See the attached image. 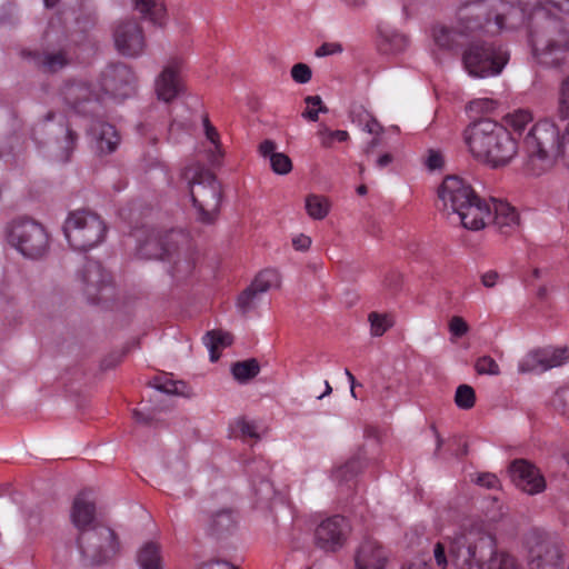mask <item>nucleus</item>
I'll return each mask as SVG.
<instances>
[{
    "instance_id": "nucleus-1",
    "label": "nucleus",
    "mask_w": 569,
    "mask_h": 569,
    "mask_svg": "<svg viewBox=\"0 0 569 569\" xmlns=\"http://www.w3.org/2000/svg\"><path fill=\"white\" fill-rule=\"evenodd\" d=\"M433 557L439 569H523L516 556L496 548L492 535L478 529L456 535L448 547L438 542Z\"/></svg>"
},
{
    "instance_id": "nucleus-2",
    "label": "nucleus",
    "mask_w": 569,
    "mask_h": 569,
    "mask_svg": "<svg viewBox=\"0 0 569 569\" xmlns=\"http://www.w3.org/2000/svg\"><path fill=\"white\" fill-rule=\"evenodd\" d=\"M566 3L567 0H518L521 13L528 16L533 58L541 66L559 68L569 56V32L563 21L545 8L550 6L565 13Z\"/></svg>"
},
{
    "instance_id": "nucleus-3",
    "label": "nucleus",
    "mask_w": 569,
    "mask_h": 569,
    "mask_svg": "<svg viewBox=\"0 0 569 569\" xmlns=\"http://www.w3.org/2000/svg\"><path fill=\"white\" fill-rule=\"evenodd\" d=\"M137 89V77L124 63L108 66L98 86L86 81H69L61 89L66 104L78 114L99 117L107 99L123 101Z\"/></svg>"
},
{
    "instance_id": "nucleus-4",
    "label": "nucleus",
    "mask_w": 569,
    "mask_h": 569,
    "mask_svg": "<svg viewBox=\"0 0 569 569\" xmlns=\"http://www.w3.org/2000/svg\"><path fill=\"white\" fill-rule=\"evenodd\" d=\"M522 149L525 168L530 176H542L557 161L569 169V122L562 131L549 119L536 122L523 136Z\"/></svg>"
},
{
    "instance_id": "nucleus-5",
    "label": "nucleus",
    "mask_w": 569,
    "mask_h": 569,
    "mask_svg": "<svg viewBox=\"0 0 569 569\" xmlns=\"http://www.w3.org/2000/svg\"><path fill=\"white\" fill-rule=\"evenodd\" d=\"M463 139L475 158L493 168L506 166L518 152V142L508 128L490 119L468 126Z\"/></svg>"
},
{
    "instance_id": "nucleus-6",
    "label": "nucleus",
    "mask_w": 569,
    "mask_h": 569,
    "mask_svg": "<svg viewBox=\"0 0 569 569\" xmlns=\"http://www.w3.org/2000/svg\"><path fill=\"white\" fill-rule=\"evenodd\" d=\"M181 174L188 182L197 220L204 224L214 223L222 200L221 183L216 174L200 163L187 166Z\"/></svg>"
},
{
    "instance_id": "nucleus-7",
    "label": "nucleus",
    "mask_w": 569,
    "mask_h": 569,
    "mask_svg": "<svg viewBox=\"0 0 569 569\" xmlns=\"http://www.w3.org/2000/svg\"><path fill=\"white\" fill-rule=\"evenodd\" d=\"M516 13L518 9L505 0H480L459 10L457 27L462 37L482 29L497 32L503 30L507 20Z\"/></svg>"
},
{
    "instance_id": "nucleus-8",
    "label": "nucleus",
    "mask_w": 569,
    "mask_h": 569,
    "mask_svg": "<svg viewBox=\"0 0 569 569\" xmlns=\"http://www.w3.org/2000/svg\"><path fill=\"white\" fill-rule=\"evenodd\" d=\"M509 58V51L502 43L476 40L463 51L462 62L470 76L487 78L499 74Z\"/></svg>"
},
{
    "instance_id": "nucleus-9",
    "label": "nucleus",
    "mask_w": 569,
    "mask_h": 569,
    "mask_svg": "<svg viewBox=\"0 0 569 569\" xmlns=\"http://www.w3.org/2000/svg\"><path fill=\"white\" fill-rule=\"evenodd\" d=\"M107 226L94 212L76 210L68 214L63 233L73 250L88 251L100 244L106 237Z\"/></svg>"
},
{
    "instance_id": "nucleus-10",
    "label": "nucleus",
    "mask_w": 569,
    "mask_h": 569,
    "mask_svg": "<svg viewBox=\"0 0 569 569\" xmlns=\"http://www.w3.org/2000/svg\"><path fill=\"white\" fill-rule=\"evenodd\" d=\"M8 241L22 256L40 259L47 254L50 237L46 228L33 219L13 220L8 230Z\"/></svg>"
},
{
    "instance_id": "nucleus-11",
    "label": "nucleus",
    "mask_w": 569,
    "mask_h": 569,
    "mask_svg": "<svg viewBox=\"0 0 569 569\" xmlns=\"http://www.w3.org/2000/svg\"><path fill=\"white\" fill-rule=\"evenodd\" d=\"M77 543L81 555L90 563L104 562L119 549L114 531L104 525H93L91 529L79 531Z\"/></svg>"
},
{
    "instance_id": "nucleus-12",
    "label": "nucleus",
    "mask_w": 569,
    "mask_h": 569,
    "mask_svg": "<svg viewBox=\"0 0 569 569\" xmlns=\"http://www.w3.org/2000/svg\"><path fill=\"white\" fill-rule=\"evenodd\" d=\"M44 37L48 42L57 41L59 50L46 53L36 52L33 59L44 71L56 72L68 64L67 51L71 43L78 42V39L73 34H69L61 13L51 18Z\"/></svg>"
},
{
    "instance_id": "nucleus-13",
    "label": "nucleus",
    "mask_w": 569,
    "mask_h": 569,
    "mask_svg": "<svg viewBox=\"0 0 569 569\" xmlns=\"http://www.w3.org/2000/svg\"><path fill=\"white\" fill-rule=\"evenodd\" d=\"M530 569H562V546L551 535L535 529L528 538Z\"/></svg>"
},
{
    "instance_id": "nucleus-14",
    "label": "nucleus",
    "mask_w": 569,
    "mask_h": 569,
    "mask_svg": "<svg viewBox=\"0 0 569 569\" xmlns=\"http://www.w3.org/2000/svg\"><path fill=\"white\" fill-rule=\"evenodd\" d=\"M133 237L138 243V254L144 259H170L178 238H184L182 232L170 230L162 232L158 229H136Z\"/></svg>"
},
{
    "instance_id": "nucleus-15",
    "label": "nucleus",
    "mask_w": 569,
    "mask_h": 569,
    "mask_svg": "<svg viewBox=\"0 0 569 569\" xmlns=\"http://www.w3.org/2000/svg\"><path fill=\"white\" fill-rule=\"evenodd\" d=\"M351 532L348 519L335 515L323 519L315 529V543L326 552H336L347 542Z\"/></svg>"
},
{
    "instance_id": "nucleus-16",
    "label": "nucleus",
    "mask_w": 569,
    "mask_h": 569,
    "mask_svg": "<svg viewBox=\"0 0 569 569\" xmlns=\"http://www.w3.org/2000/svg\"><path fill=\"white\" fill-rule=\"evenodd\" d=\"M569 362V347L546 346L529 351L518 363L520 373H541Z\"/></svg>"
},
{
    "instance_id": "nucleus-17",
    "label": "nucleus",
    "mask_w": 569,
    "mask_h": 569,
    "mask_svg": "<svg viewBox=\"0 0 569 569\" xmlns=\"http://www.w3.org/2000/svg\"><path fill=\"white\" fill-rule=\"evenodd\" d=\"M79 278L82 282L84 295L92 303L100 302L107 298V292L113 290L112 278L99 261L88 260L79 272Z\"/></svg>"
},
{
    "instance_id": "nucleus-18",
    "label": "nucleus",
    "mask_w": 569,
    "mask_h": 569,
    "mask_svg": "<svg viewBox=\"0 0 569 569\" xmlns=\"http://www.w3.org/2000/svg\"><path fill=\"white\" fill-rule=\"evenodd\" d=\"M117 50L127 57H138L146 48V38L142 27L133 19L121 20L113 31Z\"/></svg>"
},
{
    "instance_id": "nucleus-19",
    "label": "nucleus",
    "mask_w": 569,
    "mask_h": 569,
    "mask_svg": "<svg viewBox=\"0 0 569 569\" xmlns=\"http://www.w3.org/2000/svg\"><path fill=\"white\" fill-rule=\"evenodd\" d=\"M476 196L472 187L457 176H448L438 189V198L443 209L458 213Z\"/></svg>"
},
{
    "instance_id": "nucleus-20",
    "label": "nucleus",
    "mask_w": 569,
    "mask_h": 569,
    "mask_svg": "<svg viewBox=\"0 0 569 569\" xmlns=\"http://www.w3.org/2000/svg\"><path fill=\"white\" fill-rule=\"evenodd\" d=\"M509 473L516 487L528 495H538L546 489L543 475L528 460H513L509 466Z\"/></svg>"
},
{
    "instance_id": "nucleus-21",
    "label": "nucleus",
    "mask_w": 569,
    "mask_h": 569,
    "mask_svg": "<svg viewBox=\"0 0 569 569\" xmlns=\"http://www.w3.org/2000/svg\"><path fill=\"white\" fill-rule=\"evenodd\" d=\"M182 59L172 58L168 61L161 73L156 80V92L160 100L170 102L178 97L182 90V80L180 70Z\"/></svg>"
},
{
    "instance_id": "nucleus-22",
    "label": "nucleus",
    "mask_w": 569,
    "mask_h": 569,
    "mask_svg": "<svg viewBox=\"0 0 569 569\" xmlns=\"http://www.w3.org/2000/svg\"><path fill=\"white\" fill-rule=\"evenodd\" d=\"M492 198L489 201L477 194L457 214L466 229L480 230L490 224Z\"/></svg>"
},
{
    "instance_id": "nucleus-23",
    "label": "nucleus",
    "mask_w": 569,
    "mask_h": 569,
    "mask_svg": "<svg viewBox=\"0 0 569 569\" xmlns=\"http://www.w3.org/2000/svg\"><path fill=\"white\" fill-rule=\"evenodd\" d=\"M72 523L79 531L91 529L96 523V497L92 490L80 491L71 509Z\"/></svg>"
},
{
    "instance_id": "nucleus-24",
    "label": "nucleus",
    "mask_w": 569,
    "mask_h": 569,
    "mask_svg": "<svg viewBox=\"0 0 569 569\" xmlns=\"http://www.w3.org/2000/svg\"><path fill=\"white\" fill-rule=\"evenodd\" d=\"M89 134L92 137L94 148L100 154L114 152L121 142V136L117 128L101 120L92 121Z\"/></svg>"
},
{
    "instance_id": "nucleus-25",
    "label": "nucleus",
    "mask_w": 569,
    "mask_h": 569,
    "mask_svg": "<svg viewBox=\"0 0 569 569\" xmlns=\"http://www.w3.org/2000/svg\"><path fill=\"white\" fill-rule=\"evenodd\" d=\"M387 560L386 549L371 538L361 542L355 557L356 569H383Z\"/></svg>"
},
{
    "instance_id": "nucleus-26",
    "label": "nucleus",
    "mask_w": 569,
    "mask_h": 569,
    "mask_svg": "<svg viewBox=\"0 0 569 569\" xmlns=\"http://www.w3.org/2000/svg\"><path fill=\"white\" fill-rule=\"evenodd\" d=\"M491 212L490 223H493L503 234L511 233L519 224L518 212L503 200L492 198Z\"/></svg>"
},
{
    "instance_id": "nucleus-27",
    "label": "nucleus",
    "mask_w": 569,
    "mask_h": 569,
    "mask_svg": "<svg viewBox=\"0 0 569 569\" xmlns=\"http://www.w3.org/2000/svg\"><path fill=\"white\" fill-rule=\"evenodd\" d=\"M172 254L170 259H167L168 261L172 262L171 266V274L172 277L177 279H184L189 274H191L192 270L196 266V259L194 254L191 251H184L182 252L179 243L174 246L172 249Z\"/></svg>"
},
{
    "instance_id": "nucleus-28",
    "label": "nucleus",
    "mask_w": 569,
    "mask_h": 569,
    "mask_svg": "<svg viewBox=\"0 0 569 569\" xmlns=\"http://www.w3.org/2000/svg\"><path fill=\"white\" fill-rule=\"evenodd\" d=\"M134 8L143 18L156 26H163L166 21V7L162 0H133Z\"/></svg>"
},
{
    "instance_id": "nucleus-29",
    "label": "nucleus",
    "mask_w": 569,
    "mask_h": 569,
    "mask_svg": "<svg viewBox=\"0 0 569 569\" xmlns=\"http://www.w3.org/2000/svg\"><path fill=\"white\" fill-rule=\"evenodd\" d=\"M137 558L141 569H162L160 547L154 542L144 543Z\"/></svg>"
},
{
    "instance_id": "nucleus-30",
    "label": "nucleus",
    "mask_w": 569,
    "mask_h": 569,
    "mask_svg": "<svg viewBox=\"0 0 569 569\" xmlns=\"http://www.w3.org/2000/svg\"><path fill=\"white\" fill-rule=\"evenodd\" d=\"M203 128H204V134L208 141L211 142L213 146V149L210 150V162L212 166H219L223 156L224 151L222 148V143L220 140V134L216 127H213L208 118V116H204L202 119Z\"/></svg>"
},
{
    "instance_id": "nucleus-31",
    "label": "nucleus",
    "mask_w": 569,
    "mask_h": 569,
    "mask_svg": "<svg viewBox=\"0 0 569 569\" xmlns=\"http://www.w3.org/2000/svg\"><path fill=\"white\" fill-rule=\"evenodd\" d=\"M462 34L459 33L458 27L450 29L447 27L436 28L433 31V39L436 44L446 50H456L462 42L459 39Z\"/></svg>"
},
{
    "instance_id": "nucleus-32",
    "label": "nucleus",
    "mask_w": 569,
    "mask_h": 569,
    "mask_svg": "<svg viewBox=\"0 0 569 569\" xmlns=\"http://www.w3.org/2000/svg\"><path fill=\"white\" fill-rule=\"evenodd\" d=\"M203 340L210 350V360L217 361L219 358L218 349L230 346L232 343V336L229 332L213 330L207 332Z\"/></svg>"
},
{
    "instance_id": "nucleus-33",
    "label": "nucleus",
    "mask_w": 569,
    "mask_h": 569,
    "mask_svg": "<svg viewBox=\"0 0 569 569\" xmlns=\"http://www.w3.org/2000/svg\"><path fill=\"white\" fill-rule=\"evenodd\" d=\"M306 210L312 219L322 220L329 213L330 202L326 197L309 194L306 198Z\"/></svg>"
},
{
    "instance_id": "nucleus-34",
    "label": "nucleus",
    "mask_w": 569,
    "mask_h": 569,
    "mask_svg": "<svg viewBox=\"0 0 569 569\" xmlns=\"http://www.w3.org/2000/svg\"><path fill=\"white\" fill-rule=\"evenodd\" d=\"M236 525V518L231 510H221L217 512L211 520L210 531L212 535L221 536L230 531Z\"/></svg>"
},
{
    "instance_id": "nucleus-35",
    "label": "nucleus",
    "mask_w": 569,
    "mask_h": 569,
    "mask_svg": "<svg viewBox=\"0 0 569 569\" xmlns=\"http://www.w3.org/2000/svg\"><path fill=\"white\" fill-rule=\"evenodd\" d=\"M260 371V366L256 359L238 361L232 366V375L240 382L254 378Z\"/></svg>"
},
{
    "instance_id": "nucleus-36",
    "label": "nucleus",
    "mask_w": 569,
    "mask_h": 569,
    "mask_svg": "<svg viewBox=\"0 0 569 569\" xmlns=\"http://www.w3.org/2000/svg\"><path fill=\"white\" fill-rule=\"evenodd\" d=\"M250 286L261 295L279 286V274L273 269H266L257 274Z\"/></svg>"
},
{
    "instance_id": "nucleus-37",
    "label": "nucleus",
    "mask_w": 569,
    "mask_h": 569,
    "mask_svg": "<svg viewBox=\"0 0 569 569\" xmlns=\"http://www.w3.org/2000/svg\"><path fill=\"white\" fill-rule=\"evenodd\" d=\"M506 124L518 136H522L527 126L532 122V114L528 110H517L505 117Z\"/></svg>"
},
{
    "instance_id": "nucleus-38",
    "label": "nucleus",
    "mask_w": 569,
    "mask_h": 569,
    "mask_svg": "<svg viewBox=\"0 0 569 569\" xmlns=\"http://www.w3.org/2000/svg\"><path fill=\"white\" fill-rule=\"evenodd\" d=\"M455 402L460 409H471L476 403V392L473 388L469 385H460L456 390Z\"/></svg>"
},
{
    "instance_id": "nucleus-39",
    "label": "nucleus",
    "mask_w": 569,
    "mask_h": 569,
    "mask_svg": "<svg viewBox=\"0 0 569 569\" xmlns=\"http://www.w3.org/2000/svg\"><path fill=\"white\" fill-rule=\"evenodd\" d=\"M363 468V462L360 458H352L343 466L339 467L333 476L340 481H349Z\"/></svg>"
},
{
    "instance_id": "nucleus-40",
    "label": "nucleus",
    "mask_w": 569,
    "mask_h": 569,
    "mask_svg": "<svg viewBox=\"0 0 569 569\" xmlns=\"http://www.w3.org/2000/svg\"><path fill=\"white\" fill-rule=\"evenodd\" d=\"M60 132L63 133V141L61 146L62 152L58 157L59 160L66 162L70 159V156L76 147L78 136L69 128V126L61 124Z\"/></svg>"
},
{
    "instance_id": "nucleus-41",
    "label": "nucleus",
    "mask_w": 569,
    "mask_h": 569,
    "mask_svg": "<svg viewBox=\"0 0 569 569\" xmlns=\"http://www.w3.org/2000/svg\"><path fill=\"white\" fill-rule=\"evenodd\" d=\"M259 300L260 293L249 286L239 295L237 306L242 313H247L258 305Z\"/></svg>"
},
{
    "instance_id": "nucleus-42",
    "label": "nucleus",
    "mask_w": 569,
    "mask_h": 569,
    "mask_svg": "<svg viewBox=\"0 0 569 569\" xmlns=\"http://www.w3.org/2000/svg\"><path fill=\"white\" fill-rule=\"evenodd\" d=\"M369 321L371 327V335L373 337L382 336L393 325L390 316L380 315L378 312H371L369 315Z\"/></svg>"
},
{
    "instance_id": "nucleus-43",
    "label": "nucleus",
    "mask_w": 569,
    "mask_h": 569,
    "mask_svg": "<svg viewBox=\"0 0 569 569\" xmlns=\"http://www.w3.org/2000/svg\"><path fill=\"white\" fill-rule=\"evenodd\" d=\"M551 405L561 415L569 417V385L559 388L555 392Z\"/></svg>"
},
{
    "instance_id": "nucleus-44",
    "label": "nucleus",
    "mask_w": 569,
    "mask_h": 569,
    "mask_svg": "<svg viewBox=\"0 0 569 569\" xmlns=\"http://www.w3.org/2000/svg\"><path fill=\"white\" fill-rule=\"evenodd\" d=\"M308 108L303 111L302 116L309 121H317L319 112H326L327 108L322 106V100L319 96H308L305 98Z\"/></svg>"
},
{
    "instance_id": "nucleus-45",
    "label": "nucleus",
    "mask_w": 569,
    "mask_h": 569,
    "mask_svg": "<svg viewBox=\"0 0 569 569\" xmlns=\"http://www.w3.org/2000/svg\"><path fill=\"white\" fill-rule=\"evenodd\" d=\"M558 112L560 118H569V74L561 81L559 87Z\"/></svg>"
},
{
    "instance_id": "nucleus-46",
    "label": "nucleus",
    "mask_w": 569,
    "mask_h": 569,
    "mask_svg": "<svg viewBox=\"0 0 569 569\" xmlns=\"http://www.w3.org/2000/svg\"><path fill=\"white\" fill-rule=\"evenodd\" d=\"M270 166L273 172L278 174H287L292 170L291 159L282 152L272 154V158L270 159Z\"/></svg>"
},
{
    "instance_id": "nucleus-47",
    "label": "nucleus",
    "mask_w": 569,
    "mask_h": 569,
    "mask_svg": "<svg viewBox=\"0 0 569 569\" xmlns=\"http://www.w3.org/2000/svg\"><path fill=\"white\" fill-rule=\"evenodd\" d=\"M476 370L479 375H499V366L489 356L480 357L476 362Z\"/></svg>"
},
{
    "instance_id": "nucleus-48",
    "label": "nucleus",
    "mask_w": 569,
    "mask_h": 569,
    "mask_svg": "<svg viewBox=\"0 0 569 569\" xmlns=\"http://www.w3.org/2000/svg\"><path fill=\"white\" fill-rule=\"evenodd\" d=\"M153 387L167 395H178V383L172 381L168 376L156 377L153 380Z\"/></svg>"
},
{
    "instance_id": "nucleus-49",
    "label": "nucleus",
    "mask_w": 569,
    "mask_h": 569,
    "mask_svg": "<svg viewBox=\"0 0 569 569\" xmlns=\"http://www.w3.org/2000/svg\"><path fill=\"white\" fill-rule=\"evenodd\" d=\"M312 71L306 63H296L291 68V77L297 83H307L310 81Z\"/></svg>"
},
{
    "instance_id": "nucleus-50",
    "label": "nucleus",
    "mask_w": 569,
    "mask_h": 569,
    "mask_svg": "<svg viewBox=\"0 0 569 569\" xmlns=\"http://www.w3.org/2000/svg\"><path fill=\"white\" fill-rule=\"evenodd\" d=\"M234 432H239L242 438L258 439L256 426L244 419H239L236 422Z\"/></svg>"
},
{
    "instance_id": "nucleus-51",
    "label": "nucleus",
    "mask_w": 569,
    "mask_h": 569,
    "mask_svg": "<svg viewBox=\"0 0 569 569\" xmlns=\"http://www.w3.org/2000/svg\"><path fill=\"white\" fill-rule=\"evenodd\" d=\"M449 329L453 336L462 337L467 333L469 327L461 317L455 316L449 322Z\"/></svg>"
},
{
    "instance_id": "nucleus-52",
    "label": "nucleus",
    "mask_w": 569,
    "mask_h": 569,
    "mask_svg": "<svg viewBox=\"0 0 569 569\" xmlns=\"http://www.w3.org/2000/svg\"><path fill=\"white\" fill-rule=\"evenodd\" d=\"M443 157L440 151L429 150L428 157L426 159V166L430 170L441 169L443 167Z\"/></svg>"
},
{
    "instance_id": "nucleus-53",
    "label": "nucleus",
    "mask_w": 569,
    "mask_h": 569,
    "mask_svg": "<svg viewBox=\"0 0 569 569\" xmlns=\"http://www.w3.org/2000/svg\"><path fill=\"white\" fill-rule=\"evenodd\" d=\"M477 483L487 489H497L500 486L498 477L493 473H481L477 478Z\"/></svg>"
},
{
    "instance_id": "nucleus-54",
    "label": "nucleus",
    "mask_w": 569,
    "mask_h": 569,
    "mask_svg": "<svg viewBox=\"0 0 569 569\" xmlns=\"http://www.w3.org/2000/svg\"><path fill=\"white\" fill-rule=\"evenodd\" d=\"M349 139V133L345 130L328 131L327 136L322 140L325 147H331L333 141L345 142Z\"/></svg>"
},
{
    "instance_id": "nucleus-55",
    "label": "nucleus",
    "mask_w": 569,
    "mask_h": 569,
    "mask_svg": "<svg viewBox=\"0 0 569 569\" xmlns=\"http://www.w3.org/2000/svg\"><path fill=\"white\" fill-rule=\"evenodd\" d=\"M383 283H385L386 288H388L389 290L396 291L400 288L401 283H402V277L397 271H390L386 276Z\"/></svg>"
},
{
    "instance_id": "nucleus-56",
    "label": "nucleus",
    "mask_w": 569,
    "mask_h": 569,
    "mask_svg": "<svg viewBox=\"0 0 569 569\" xmlns=\"http://www.w3.org/2000/svg\"><path fill=\"white\" fill-rule=\"evenodd\" d=\"M341 51L342 48L339 43H323L316 50V56L326 57Z\"/></svg>"
},
{
    "instance_id": "nucleus-57",
    "label": "nucleus",
    "mask_w": 569,
    "mask_h": 569,
    "mask_svg": "<svg viewBox=\"0 0 569 569\" xmlns=\"http://www.w3.org/2000/svg\"><path fill=\"white\" fill-rule=\"evenodd\" d=\"M277 144L274 141L270 139H266L259 144V153L264 158H272V154H276Z\"/></svg>"
},
{
    "instance_id": "nucleus-58",
    "label": "nucleus",
    "mask_w": 569,
    "mask_h": 569,
    "mask_svg": "<svg viewBox=\"0 0 569 569\" xmlns=\"http://www.w3.org/2000/svg\"><path fill=\"white\" fill-rule=\"evenodd\" d=\"M498 279H499L498 272L490 270V271L485 272L481 276V283L487 288H492L496 286Z\"/></svg>"
},
{
    "instance_id": "nucleus-59",
    "label": "nucleus",
    "mask_w": 569,
    "mask_h": 569,
    "mask_svg": "<svg viewBox=\"0 0 569 569\" xmlns=\"http://www.w3.org/2000/svg\"><path fill=\"white\" fill-rule=\"evenodd\" d=\"M199 569H237V568L227 561L216 560V561H209V562L202 563Z\"/></svg>"
},
{
    "instance_id": "nucleus-60",
    "label": "nucleus",
    "mask_w": 569,
    "mask_h": 569,
    "mask_svg": "<svg viewBox=\"0 0 569 569\" xmlns=\"http://www.w3.org/2000/svg\"><path fill=\"white\" fill-rule=\"evenodd\" d=\"M311 244V239L308 236L300 234L292 240V246L297 250H307Z\"/></svg>"
},
{
    "instance_id": "nucleus-61",
    "label": "nucleus",
    "mask_w": 569,
    "mask_h": 569,
    "mask_svg": "<svg viewBox=\"0 0 569 569\" xmlns=\"http://www.w3.org/2000/svg\"><path fill=\"white\" fill-rule=\"evenodd\" d=\"M365 129L371 134H379L382 131V127L375 119L368 120L365 124Z\"/></svg>"
},
{
    "instance_id": "nucleus-62",
    "label": "nucleus",
    "mask_w": 569,
    "mask_h": 569,
    "mask_svg": "<svg viewBox=\"0 0 569 569\" xmlns=\"http://www.w3.org/2000/svg\"><path fill=\"white\" fill-rule=\"evenodd\" d=\"M345 375L347 376L348 381L350 382V393L355 399H357L358 395L356 392V387L360 385L357 383L355 376L351 373L349 369H345Z\"/></svg>"
},
{
    "instance_id": "nucleus-63",
    "label": "nucleus",
    "mask_w": 569,
    "mask_h": 569,
    "mask_svg": "<svg viewBox=\"0 0 569 569\" xmlns=\"http://www.w3.org/2000/svg\"><path fill=\"white\" fill-rule=\"evenodd\" d=\"M253 466L257 467V469H261L263 472H264V476L268 475V471H269V466L268 463L262 460V459H259V460H253L250 465H249V468H248V471L249 472H252L253 471Z\"/></svg>"
},
{
    "instance_id": "nucleus-64",
    "label": "nucleus",
    "mask_w": 569,
    "mask_h": 569,
    "mask_svg": "<svg viewBox=\"0 0 569 569\" xmlns=\"http://www.w3.org/2000/svg\"><path fill=\"white\" fill-rule=\"evenodd\" d=\"M133 418L136 419L137 422H141V423H150L151 420H152V416L151 415H144L141 410H133Z\"/></svg>"
}]
</instances>
